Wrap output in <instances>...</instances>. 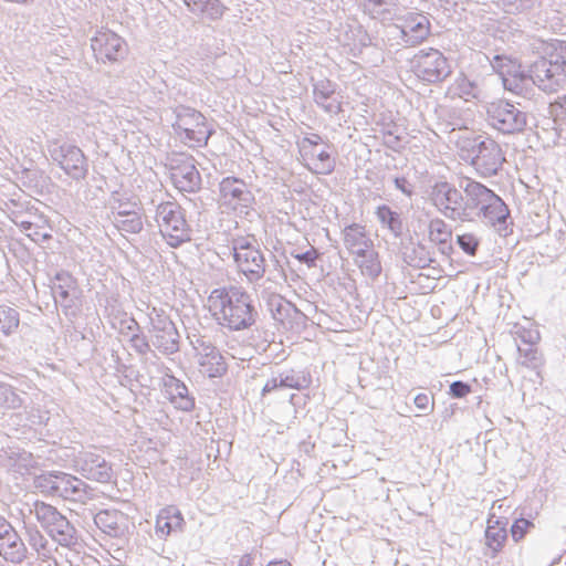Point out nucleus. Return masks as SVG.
Instances as JSON below:
<instances>
[{"instance_id": "43", "label": "nucleus", "mask_w": 566, "mask_h": 566, "mask_svg": "<svg viewBox=\"0 0 566 566\" xmlns=\"http://www.w3.org/2000/svg\"><path fill=\"white\" fill-rule=\"evenodd\" d=\"M562 106H564V107H565V109H566V95L563 97V104H562Z\"/></svg>"}, {"instance_id": "15", "label": "nucleus", "mask_w": 566, "mask_h": 566, "mask_svg": "<svg viewBox=\"0 0 566 566\" xmlns=\"http://www.w3.org/2000/svg\"><path fill=\"white\" fill-rule=\"evenodd\" d=\"M92 50L97 60L115 62L124 54L125 42L112 31H102L92 39Z\"/></svg>"}, {"instance_id": "3", "label": "nucleus", "mask_w": 566, "mask_h": 566, "mask_svg": "<svg viewBox=\"0 0 566 566\" xmlns=\"http://www.w3.org/2000/svg\"><path fill=\"white\" fill-rule=\"evenodd\" d=\"M484 108L488 125L501 134H520L527 125L526 114L506 98L493 99Z\"/></svg>"}, {"instance_id": "40", "label": "nucleus", "mask_w": 566, "mask_h": 566, "mask_svg": "<svg viewBox=\"0 0 566 566\" xmlns=\"http://www.w3.org/2000/svg\"><path fill=\"white\" fill-rule=\"evenodd\" d=\"M9 532H15V530L10 524H1L0 525V539H3L9 535Z\"/></svg>"}, {"instance_id": "30", "label": "nucleus", "mask_w": 566, "mask_h": 566, "mask_svg": "<svg viewBox=\"0 0 566 566\" xmlns=\"http://www.w3.org/2000/svg\"><path fill=\"white\" fill-rule=\"evenodd\" d=\"M273 317L283 331L291 332L294 331L300 315L290 304H285L277 306L273 313Z\"/></svg>"}, {"instance_id": "46", "label": "nucleus", "mask_w": 566, "mask_h": 566, "mask_svg": "<svg viewBox=\"0 0 566 566\" xmlns=\"http://www.w3.org/2000/svg\"><path fill=\"white\" fill-rule=\"evenodd\" d=\"M532 354V359H535V352H531Z\"/></svg>"}, {"instance_id": "6", "label": "nucleus", "mask_w": 566, "mask_h": 566, "mask_svg": "<svg viewBox=\"0 0 566 566\" xmlns=\"http://www.w3.org/2000/svg\"><path fill=\"white\" fill-rule=\"evenodd\" d=\"M33 512L41 526L61 545L69 546L75 539V530L56 507L43 501L33 504Z\"/></svg>"}, {"instance_id": "34", "label": "nucleus", "mask_w": 566, "mask_h": 566, "mask_svg": "<svg viewBox=\"0 0 566 566\" xmlns=\"http://www.w3.org/2000/svg\"><path fill=\"white\" fill-rule=\"evenodd\" d=\"M377 216L379 220L387 224L391 230L400 229L401 222L398 218V214L394 212L389 207L381 206L377 210Z\"/></svg>"}, {"instance_id": "39", "label": "nucleus", "mask_w": 566, "mask_h": 566, "mask_svg": "<svg viewBox=\"0 0 566 566\" xmlns=\"http://www.w3.org/2000/svg\"><path fill=\"white\" fill-rule=\"evenodd\" d=\"M130 342L132 346L142 354H145L149 350V344L145 336L134 335Z\"/></svg>"}, {"instance_id": "7", "label": "nucleus", "mask_w": 566, "mask_h": 566, "mask_svg": "<svg viewBox=\"0 0 566 566\" xmlns=\"http://www.w3.org/2000/svg\"><path fill=\"white\" fill-rule=\"evenodd\" d=\"M413 73L421 81L438 83L451 74L448 59L437 49L421 50L411 59Z\"/></svg>"}, {"instance_id": "21", "label": "nucleus", "mask_w": 566, "mask_h": 566, "mask_svg": "<svg viewBox=\"0 0 566 566\" xmlns=\"http://www.w3.org/2000/svg\"><path fill=\"white\" fill-rule=\"evenodd\" d=\"M81 474L88 480L108 483L112 480L113 471L105 459L92 454L83 461Z\"/></svg>"}, {"instance_id": "45", "label": "nucleus", "mask_w": 566, "mask_h": 566, "mask_svg": "<svg viewBox=\"0 0 566 566\" xmlns=\"http://www.w3.org/2000/svg\"><path fill=\"white\" fill-rule=\"evenodd\" d=\"M130 323L137 326V322L135 319H130Z\"/></svg>"}, {"instance_id": "44", "label": "nucleus", "mask_w": 566, "mask_h": 566, "mask_svg": "<svg viewBox=\"0 0 566 566\" xmlns=\"http://www.w3.org/2000/svg\"><path fill=\"white\" fill-rule=\"evenodd\" d=\"M468 84L471 86V88H473V90L476 88V85L474 83L468 82Z\"/></svg>"}, {"instance_id": "5", "label": "nucleus", "mask_w": 566, "mask_h": 566, "mask_svg": "<svg viewBox=\"0 0 566 566\" xmlns=\"http://www.w3.org/2000/svg\"><path fill=\"white\" fill-rule=\"evenodd\" d=\"M303 165L315 175H331L335 169V158L329 145L318 134H310L298 143Z\"/></svg>"}, {"instance_id": "10", "label": "nucleus", "mask_w": 566, "mask_h": 566, "mask_svg": "<svg viewBox=\"0 0 566 566\" xmlns=\"http://www.w3.org/2000/svg\"><path fill=\"white\" fill-rule=\"evenodd\" d=\"M492 67L500 76L504 90L515 94H523L533 81L532 74L527 75L522 63L512 56L495 55L492 60Z\"/></svg>"}, {"instance_id": "31", "label": "nucleus", "mask_w": 566, "mask_h": 566, "mask_svg": "<svg viewBox=\"0 0 566 566\" xmlns=\"http://www.w3.org/2000/svg\"><path fill=\"white\" fill-rule=\"evenodd\" d=\"M452 230L441 219H433L429 224V239L434 244H446L451 240Z\"/></svg>"}, {"instance_id": "14", "label": "nucleus", "mask_w": 566, "mask_h": 566, "mask_svg": "<svg viewBox=\"0 0 566 566\" xmlns=\"http://www.w3.org/2000/svg\"><path fill=\"white\" fill-rule=\"evenodd\" d=\"M433 205L447 217L454 219L463 208L461 192L449 182H437L431 192Z\"/></svg>"}, {"instance_id": "2", "label": "nucleus", "mask_w": 566, "mask_h": 566, "mask_svg": "<svg viewBox=\"0 0 566 566\" xmlns=\"http://www.w3.org/2000/svg\"><path fill=\"white\" fill-rule=\"evenodd\" d=\"M533 83L544 91H556L566 78V41L546 46L545 54L532 64Z\"/></svg>"}, {"instance_id": "37", "label": "nucleus", "mask_w": 566, "mask_h": 566, "mask_svg": "<svg viewBox=\"0 0 566 566\" xmlns=\"http://www.w3.org/2000/svg\"><path fill=\"white\" fill-rule=\"evenodd\" d=\"M413 401L416 407L422 411H432L434 408V398L432 395L424 392L418 394Z\"/></svg>"}, {"instance_id": "38", "label": "nucleus", "mask_w": 566, "mask_h": 566, "mask_svg": "<svg viewBox=\"0 0 566 566\" xmlns=\"http://www.w3.org/2000/svg\"><path fill=\"white\" fill-rule=\"evenodd\" d=\"M471 392V387L462 381H454L450 385V394L454 398H463Z\"/></svg>"}, {"instance_id": "20", "label": "nucleus", "mask_w": 566, "mask_h": 566, "mask_svg": "<svg viewBox=\"0 0 566 566\" xmlns=\"http://www.w3.org/2000/svg\"><path fill=\"white\" fill-rule=\"evenodd\" d=\"M354 263L360 271V274L369 279H377L382 270L379 253L376 251L374 244L365 250H359L353 255Z\"/></svg>"}, {"instance_id": "42", "label": "nucleus", "mask_w": 566, "mask_h": 566, "mask_svg": "<svg viewBox=\"0 0 566 566\" xmlns=\"http://www.w3.org/2000/svg\"><path fill=\"white\" fill-rule=\"evenodd\" d=\"M385 3V0H365V7L367 8H375L378 6H382Z\"/></svg>"}, {"instance_id": "36", "label": "nucleus", "mask_w": 566, "mask_h": 566, "mask_svg": "<svg viewBox=\"0 0 566 566\" xmlns=\"http://www.w3.org/2000/svg\"><path fill=\"white\" fill-rule=\"evenodd\" d=\"M292 256L306 264L308 268H313L319 258V253L314 247H310V249L303 253H292Z\"/></svg>"}, {"instance_id": "12", "label": "nucleus", "mask_w": 566, "mask_h": 566, "mask_svg": "<svg viewBox=\"0 0 566 566\" xmlns=\"http://www.w3.org/2000/svg\"><path fill=\"white\" fill-rule=\"evenodd\" d=\"M234 261L239 270L250 279H259L265 271V260L255 240L240 238L235 240Z\"/></svg>"}, {"instance_id": "29", "label": "nucleus", "mask_w": 566, "mask_h": 566, "mask_svg": "<svg viewBox=\"0 0 566 566\" xmlns=\"http://www.w3.org/2000/svg\"><path fill=\"white\" fill-rule=\"evenodd\" d=\"M0 555L11 562H18L23 556V543L17 532H9V535L0 539Z\"/></svg>"}, {"instance_id": "33", "label": "nucleus", "mask_w": 566, "mask_h": 566, "mask_svg": "<svg viewBox=\"0 0 566 566\" xmlns=\"http://www.w3.org/2000/svg\"><path fill=\"white\" fill-rule=\"evenodd\" d=\"M534 527V523L526 518H517L511 526V536L514 542L522 541L525 535Z\"/></svg>"}, {"instance_id": "18", "label": "nucleus", "mask_w": 566, "mask_h": 566, "mask_svg": "<svg viewBox=\"0 0 566 566\" xmlns=\"http://www.w3.org/2000/svg\"><path fill=\"white\" fill-rule=\"evenodd\" d=\"M430 21L422 13H409L402 20L401 33L410 45L423 42L430 35Z\"/></svg>"}, {"instance_id": "13", "label": "nucleus", "mask_w": 566, "mask_h": 566, "mask_svg": "<svg viewBox=\"0 0 566 566\" xmlns=\"http://www.w3.org/2000/svg\"><path fill=\"white\" fill-rule=\"evenodd\" d=\"M170 178L182 192H193L200 188L201 177L191 156L180 155L171 160Z\"/></svg>"}, {"instance_id": "22", "label": "nucleus", "mask_w": 566, "mask_h": 566, "mask_svg": "<svg viewBox=\"0 0 566 566\" xmlns=\"http://www.w3.org/2000/svg\"><path fill=\"white\" fill-rule=\"evenodd\" d=\"M39 481L51 484L52 490L64 495L74 494L80 491V480L71 474L63 472L43 474L39 478ZM40 485L43 484L40 483Z\"/></svg>"}, {"instance_id": "24", "label": "nucleus", "mask_w": 566, "mask_h": 566, "mask_svg": "<svg viewBox=\"0 0 566 566\" xmlns=\"http://www.w3.org/2000/svg\"><path fill=\"white\" fill-rule=\"evenodd\" d=\"M62 169L73 177L82 176L86 170V160L83 151L77 147H69L63 151L60 161Z\"/></svg>"}, {"instance_id": "32", "label": "nucleus", "mask_w": 566, "mask_h": 566, "mask_svg": "<svg viewBox=\"0 0 566 566\" xmlns=\"http://www.w3.org/2000/svg\"><path fill=\"white\" fill-rule=\"evenodd\" d=\"M20 323L19 313L7 305H0V332L4 335L13 333Z\"/></svg>"}, {"instance_id": "23", "label": "nucleus", "mask_w": 566, "mask_h": 566, "mask_svg": "<svg viewBox=\"0 0 566 566\" xmlns=\"http://www.w3.org/2000/svg\"><path fill=\"white\" fill-rule=\"evenodd\" d=\"M200 371L208 377H220L227 371V363L220 352L209 348L199 360Z\"/></svg>"}, {"instance_id": "17", "label": "nucleus", "mask_w": 566, "mask_h": 566, "mask_svg": "<svg viewBox=\"0 0 566 566\" xmlns=\"http://www.w3.org/2000/svg\"><path fill=\"white\" fill-rule=\"evenodd\" d=\"M94 522L103 533L113 537L125 535L133 524L128 515L115 509L99 511Z\"/></svg>"}, {"instance_id": "27", "label": "nucleus", "mask_w": 566, "mask_h": 566, "mask_svg": "<svg viewBox=\"0 0 566 566\" xmlns=\"http://www.w3.org/2000/svg\"><path fill=\"white\" fill-rule=\"evenodd\" d=\"M115 227L125 233H138L143 229L142 216L135 210H118L114 214Z\"/></svg>"}, {"instance_id": "41", "label": "nucleus", "mask_w": 566, "mask_h": 566, "mask_svg": "<svg viewBox=\"0 0 566 566\" xmlns=\"http://www.w3.org/2000/svg\"><path fill=\"white\" fill-rule=\"evenodd\" d=\"M252 565V556L250 554H244L238 562L237 566H251Z\"/></svg>"}, {"instance_id": "9", "label": "nucleus", "mask_w": 566, "mask_h": 566, "mask_svg": "<svg viewBox=\"0 0 566 566\" xmlns=\"http://www.w3.org/2000/svg\"><path fill=\"white\" fill-rule=\"evenodd\" d=\"M255 198L247 184L235 177L223 178L220 182V205L234 214L248 216L253 209Z\"/></svg>"}, {"instance_id": "19", "label": "nucleus", "mask_w": 566, "mask_h": 566, "mask_svg": "<svg viewBox=\"0 0 566 566\" xmlns=\"http://www.w3.org/2000/svg\"><path fill=\"white\" fill-rule=\"evenodd\" d=\"M484 541L488 555L491 557L497 556L503 551L507 542L506 523L499 518H489L484 532Z\"/></svg>"}, {"instance_id": "4", "label": "nucleus", "mask_w": 566, "mask_h": 566, "mask_svg": "<svg viewBox=\"0 0 566 566\" xmlns=\"http://www.w3.org/2000/svg\"><path fill=\"white\" fill-rule=\"evenodd\" d=\"M157 222L169 245L178 247L190 240V228L179 205L171 201L159 203Z\"/></svg>"}, {"instance_id": "25", "label": "nucleus", "mask_w": 566, "mask_h": 566, "mask_svg": "<svg viewBox=\"0 0 566 566\" xmlns=\"http://www.w3.org/2000/svg\"><path fill=\"white\" fill-rule=\"evenodd\" d=\"M184 523L181 513L174 506L160 511L156 521V532L161 536L169 535L172 531L179 530Z\"/></svg>"}, {"instance_id": "16", "label": "nucleus", "mask_w": 566, "mask_h": 566, "mask_svg": "<svg viewBox=\"0 0 566 566\" xmlns=\"http://www.w3.org/2000/svg\"><path fill=\"white\" fill-rule=\"evenodd\" d=\"M504 155L500 145L494 140L482 142L474 158V165L483 176H493L502 167Z\"/></svg>"}, {"instance_id": "26", "label": "nucleus", "mask_w": 566, "mask_h": 566, "mask_svg": "<svg viewBox=\"0 0 566 566\" xmlns=\"http://www.w3.org/2000/svg\"><path fill=\"white\" fill-rule=\"evenodd\" d=\"M344 242L352 255L359 250H365L369 244H374L371 239L366 234L364 227L352 224L345 229Z\"/></svg>"}, {"instance_id": "28", "label": "nucleus", "mask_w": 566, "mask_h": 566, "mask_svg": "<svg viewBox=\"0 0 566 566\" xmlns=\"http://www.w3.org/2000/svg\"><path fill=\"white\" fill-rule=\"evenodd\" d=\"M19 227L34 242H43L51 239L49 220L40 217L36 222L22 221Z\"/></svg>"}, {"instance_id": "11", "label": "nucleus", "mask_w": 566, "mask_h": 566, "mask_svg": "<svg viewBox=\"0 0 566 566\" xmlns=\"http://www.w3.org/2000/svg\"><path fill=\"white\" fill-rule=\"evenodd\" d=\"M464 191L469 198L475 201V205H485L482 207L483 216L489 219L492 226L503 222L507 210L503 200L484 185L471 180L467 184Z\"/></svg>"}, {"instance_id": "8", "label": "nucleus", "mask_w": 566, "mask_h": 566, "mask_svg": "<svg viewBox=\"0 0 566 566\" xmlns=\"http://www.w3.org/2000/svg\"><path fill=\"white\" fill-rule=\"evenodd\" d=\"M175 130L180 140L189 147L206 146L212 134L207 118L195 109L178 114Z\"/></svg>"}, {"instance_id": "1", "label": "nucleus", "mask_w": 566, "mask_h": 566, "mask_svg": "<svg viewBox=\"0 0 566 566\" xmlns=\"http://www.w3.org/2000/svg\"><path fill=\"white\" fill-rule=\"evenodd\" d=\"M207 310L221 326L241 331L253 325L255 310L250 294L238 286H222L210 292Z\"/></svg>"}, {"instance_id": "35", "label": "nucleus", "mask_w": 566, "mask_h": 566, "mask_svg": "<svg viewBox=\"0 0 566 566\" xmlns=\"http://www.w3.org/2000/svg\"><path fill=\"white\" fill-rule=\"evenodd\" d=\"M460 248L469 255H475L479 240L472 233H464L457 239Z\"/></svg>"}]
</instances>
